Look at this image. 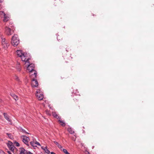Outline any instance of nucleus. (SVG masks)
<instances>
[{
    "mask_svg": "<svg viewBox=\"0 0 154 154\" xmlns=\"http://www.w3.org/2000/svg\"><path fill=\"white\" fill-rule=\"evenodd\" d=\"M17 56L20 57L22 61L25 62V63H26V61L29 60L30 58L27 56V53H24L21 50H18L16 51Z\"/></svg>",
    "mask_w": 154,
    "mask_h": 154,
    "instance_id": "nucleus-1",
    "label": "nucleus"
},
{
    "mask_svg": "<svg viewBox=\"0 0 154 154\" xmlns=\"http://www.w3.org/2000/svg\"><path fill=\"white\" fill-rule=\"evenodd\" d=\"M29 61V60L26 61V63H28L27 69L29 72H32V71H34V73L33 75H34L35 77H36L37 73L36 71L34 70L35 65L33 63H30V62ZM32 75H33V74H32Z\"/></svg>",
    "mask_w": 154,
    "mask_h": 154,
    "instance_id": "nucleus-2",
    "label": "nucleus"
},
{
    "mask_svg": "<svg viewBox=\"0 0 154 154\" xmlns=\"http://www.w3.org/2000/svg\"><path fill=\"white\" fill-rule=\"evenodd\" d=\"M20 40L17 34H14L11 39V43L14 46H16L19 43Z\"/></svg>",
    "mask_w": 154,
    "mask_h": 154,
    "instance_id": "nucleus-3",
    "label": "nucleus"
},
{
    "mask_svg": "<svg viewBox=\"0 0 154 154\" xmlns=\"http://www.w3.org/2000/svg\"><path fill=\"white\" fill-rule=\"evenodd\" d=\"M0 16L1 17H4L3 21L4 22L8 21L9 19L8 14H5L3 11H0Z\"/></svg>",
    "mask_w": 154,
    "mask_h": 154,
    "instance_id": "nucleus-4",
    "label": "nucleus"
},
{
    "mask_svg": "<svg viewBox=\"0 0 154 154\" xmlns=\"http://www.w3.org/2000/svg\"><path fill=\"white\" fill-rule=\"evenodd\" d=\"M2 39V46L6 49L8 48L9 46V44L7 41L6 40L5 38H3V37L1 38Z\"/></svg>",
    "mask_w": 154,
    "mask_h": 154,
    "instance_id": "nucleus-5",
    "label": "nucleus"
},
{
    "mask_svg": "<svg viewBox=\"0 0 154 154\" xmlns=\"http://www.w3.org/2000/svg\"><path fill=\"white\" fill-rule=\"evenodd\" d=\"M36 92V95L38 99L39 100H42L44 97V95L41 90L40 89L37 90Z\"/></svg>",
    "mask_w": 154,
    "mask_h": 154,
    "instance_id": "nucleus-6",
    "label": "nucleus"
},
{
    "mask_svg": "<svg viewBox=\"0 0 154 154\" xmlns=\"http://www.w3.org/2000/svg\"><path fill=\"white\" fill-rule=\"evenodd\" d=\"M23 142L26 144L28 146V142L29 140V138L27 136L25 135H22L21 136Z\"/></svg>",
    "mask_w": 154,
    "mask_h": 154,
    "instance_id": "nucleus-7",
    "label": "nucleus"
},
{
    "mask_svg": "<svg viewBox=\"0 0 154 154\" xmlns=\"http://www.w3.org/2000/svg\"><path fill=\"white\" fill-rule=\"evenodd\" d=\"M7 145L10 150L12 151H14V146L12 142L10 141H8Z\"/></svg>",
    "mask_w": 154,
    "mask_h": 154,
    "instance_id": "nucleus-8",
    "label": "nucleus"
},
{
    "mask_svg": "<svg viewBox=\"0 0 154 154\" xmlns=\"http://www.w3.org/2000/svg\"><path fill=\"white\" fill-rule=\"evenodd\" d=\"M32 81V85L33 87H36L38 86V83L36 79H33Z\"/></svg>",
    "mask_w": 154,
    "mask_h": 154,
    "instance_id": "nucleus-9",
    "label": "nucleus"
},
{
    "mask_svg": "<svg viewBox=\"0 0 154 154\" xmlns=\"http://www.w3.org/2000/svg\"><path fill=\"white\" fill-rule=\"evenodd\" d=\"M19 151L20 152V154H27L28 151L23 147L20 148Z\"/></svg>",
    "mask_w": 154,
    "mask_h": 154,
    "instance_id": "nucleus-10",
    "label": "nucleus"
},
{
    "mask_svg": "<svg viewBox=\"0 0 154 154\" xmlns=\"http://www.w3.org/2000/svg\"><path fill=\"white\" fill-rule=\"evenodd\" d=\"M5 32L8 35H11L14 32L13 29H6Z\"/></svg>",
    "mask_w": 154,
    "mask_h": 154,
    "instance_id": "nucleus-11",
    "label": "nucleus"
},
{
    "mask_svg": "<svg viewBox=\"0 0 154 154\" xmlns=\"http://www.w3.org/2000/svg\"><path fill=\"white\" fill-rule=\"evenodd\" d=\"M3 115L5 119H6L8 122H11V120L9 118V116L6 113H4Z\"/></svg>",
    "mask_w": 154,
    "mask_h": 154,
    "instance_id": "nucleus-12",
    "label": "nucleus"
},
{
    "mask_svg": "<svg viewBox=\"0 0 154 154\" xmlns=\"http://www.w3.org/2000/svg\"><path fill=\"white\" fill-rule=\"evenodd\" d=\"M19 130L20 131L22 132L23 133H26L29 134V133L27 132L22 127H20L19 128Z\"/></svg>",
    "mask_w": 154,
    "mask_h": 154,
    "instance_id": "nucleus-13",
    "label": "nucleus"
},
{
    "mask_svg": "<svg viewBox=\"0 0 154 154\" xmlns=\"http://www.w3.org/2000/svg\"><path fill=\"white\" fill-rule=\"evenodd\" d=\"M53 115L54 117L57 118V119H60V118L58 116L55 112H53Z\"/></svg>",
    "mask_w": 154,
    "mask_h": 154,
    "instance_id": "nucleus-14",
    "label": "nucleus"
},
{
    "mask_svg": "<svg viewBox=\"0 0 154 154\" xmlns=\"http://www.w3.org/2000/svg\"><path fill=\"white\" fill-rule=\"evenodd\" d=\"M44 150L45 151V152L48 154H49L50 153V151L47 149V147H44Z\"/></svg>",
    "mask_w": 154,
    "mask_h": 154,
    "instance_id": "nucleus-15",
    "label": "nucleus"
},
{
    "mask_svg": "<svg viewBox=\"0 0 154 154\" xmlns=\"http://www.w3.org/2000/svg\"><path fill=\"white\" fill-rule=\"evenodd\" d=\"M11 95L15 100H18V97L15 94H11Z\"/></svg>",
    "mask_w": 154,
    "mask_h": 154,
    "instance_id": "nucleus-16",
    "label": "nucleus"
},
{
    "mask_svg": "<svg viewBox=\"0 0 154 154\" xmlns=\"http://www.w3.org/2000/svg\"><path fill=\"white\" fill-rule=\"evenodd\" d=\"M6 134L7 135L8 137L11 139H12L13 138V137L12 134L11 133H6Z\"/></svg>",
    "mask_w": 154,
    "mask_h": 154,
    "instance_id": "nucleus-17",
    "label": "nucleus"
},
{
    "mask_svg": "<svg viewBox=\"0 0 154 154\" xmlns=\"http://www.w3.org/2000/svg\"><path fill=\"white\" fill-rule=\"evenodd\" d=\"M68 131L71 134L74 133V131H73L72 129L70 128H68Z\"/></svg>",
    "mask_w": 154,
    "mask_h": 154,
    "instance_id": "nucleus-18",
    "label": "nucleus"
},
{
    "mask_svg": "<svg viewBox=\"0 0 154 154\" xmlns=\"http://www.w3.org/2000/svg\"><path fill=\"white\" fill-rule=\"evenodd\" d=\"M59 121L60 122V123H61V125L62 126H65V123L63 122V121H62L60 120H59Z\"/></svg>",
    "mask_w": 154,
    "mask_h": 154,
    "instance_id": "nucleus-19",
    "label": "nucleus"
},
{
    "mask_svg": "<svg viewBox=\"0 0 154 154\" xmlns=\"http://www.w3.org/2000/svg\"><path fill=\"white\" fill-rule=\"evenodd\" d=\"M30 144L33 147L36 146V145H35V142L33 141H31L30 142Z\"/></svg>",
    "mask_w": 154,
    "mask_h": 154,
    "instance_id": "nucleus-20",
    "label": "nucleus"
},
{
    "mask_svg": "<svg viewBox=\"0 0 154 154\" xmlns=\"http://www.w3.org/2000/svg\"><path fill=\"white\" fill-rule=\"evenodd\" d=\"M63 151L65 154H70L67 151L66 149H63Z\"/></svg>",
    "mask_w": 154,
    "mask_h": 154,
    "instance_id": "nucleus-21",
    "label": "nucleus"
},
{
    "mask_svg": "<svg viewBox=\"0 0 154 154\" xmlns=\"http://www.w3.org/2000/svg\"><path fill=\"white\" fill-rule=\"evenodd\" d=\"M57 146L60 149V150L61 151H63V149H64L63 148V147L60 145L59 144L57 145Z\"/></svg>",
    "mask_w": 154,
    "mask_h": 154,
    "instance_id": "nucleus-22",
    "label": "nucleus"
},
{
    "mask_svg": "<svg viewBox=\"0 0 154 154\" xmlns=\"http://www.w3.org/2000/svg\"><path fill=\"white\" fill-rule=\"evenodd\" d=\"M14 144L15 145V146H20V144L19 143L17 142H15L14 143Z\"/></svg>",
    "mask_w": 154,
    "mask_h": 154,
    "instance_id": "nucleus-23",
    "label": "nucleus"
},
{
    "mask_svg": "<svg viewBox=\"0 0 154 154\" xmlns=\"http://www.w3.org/2000/svg\"><path fill=\"white\" fill-rule=\"evenodd\" d=\"M0 154H5V153L3 151L0 149Z\"/></svg>",
    "mask_w": 154,
    "mask_h": 154,
    "instance_id": "nucleus-24",
    "label": "nucleus"
},
{
    "mask_svg": "<svg viewBox=\"0 0 154 154\" xmlns=\"http://www.w3.org/2000/svg\"><path fill=\"white\" fill-rule=\"evenodd\" d=\"M15 79L17 81H19V77L17 76H15Z\"/></svg>",
    "mask_w": 154,
    "mask_h": 154,
    "instance_id": "nucleus-25",
    "label": "nucleus"
},
{
    "mask_svg": "<svg viewBox=\"0 0 154 154\" xmlns=\"http://www.w3.org/2000/svg\"><path fill=\"white\" fill-rule=\"evenodd\" d=\"M35 145H37L38 146H40V143L37 141H36L35 142Z\"/></svg>",
    "mask_w": 154,
    "mask_h": 154,
    "instance_id": "nucleus-26",
    "label": "nucleus"
},
{
    "mask_svg": "<svg viewBox=\"0 0 154 154\" xmlns=\"http://www.w3.org/2000/svg\"><path fill=\"white\" fill-rule=\"evenodd\" d=\"M54 143H55L57 145H58L59 144V143H58V142H57L56 141H54Z\"/></svg>",
    "mask_w": 154,
    "mask_h": 154,
    "instance_id": "nucleus-27",
    "label": "nucleus"
},
{
    "mask_svg": "<svg viewBox=\"0 0 154 154\" xmlns=\"http://www.w3.org/2000/svg\"><path fill=\"white\" fill-rule=\"evenodd\" d=\"M27 154H33L30 151H28L27 153Z\"/></svg>",
    "mask_w": 154,
    "mask_h": 154,
    "instance_id": "nucleus-28",
    "label": "nucleus"
},
{
    "mask_svg": "<svg viewBox=\"0 0 154 154\" xmlns=\"http://www.w3.org/2000/svg\"><path fill=\"white\" fill-rule=\"evenodd\" d=\"M8 153L9 154H12L11 152L10 151H8Z\"/></svg>",
    "mask_w": 154,
    "mask_h": 154,
    "instance_id": "nucleus-29",
    "label": "nucleus"
},
{
    "mask_svg": "<svg viewBox=\"0 0 154 154\" xmlns=\"http://www.w3.org/2000/svg\"><path fill=\"white\" fill-rule=\"evenodd\" d=\"M51 154H56L55 153H54V152H51Z\"/></svg>",
    "mask_w": 154,
    "mask_h": 154,
    "instance_id": "nucleus-30",
    "label": "nucleus"
},
{
    "mask_svg": "<svg viewBox=\"0 0 154 154\" xmlns=\"http://www.w3.org/2000/svg\"><path fill=\"white\" fill-rule=\"evenodd\" d=\"M86 152L88 154H90L89 152L87 151H86Z\"/></svg>",
    "mask_w": 154,
    "mask_h": 154,
    "instance_id": "nucleus-31",
    "label": "nucleus"
},
{
    "mask_svg": "<svg viewBox=\"0 0 154 154\" xmlns=\"http://www.w3.org/2000/svg\"><path fill=\"white\" fill-rule=\"evenodd\" d=\"M2 7L1 6V4H0V9H2Z\"/></svg>",
    "mask_w": 154,
    "mask_h": 154,
    "instance_id": "nucleus-32",
    "label": "nucleus"
},
{
    "mask_svg": "<svg viewBox=\"0 0 154 154\" xmlns=\"http://www.w3.org/2000/svg\"><path fill=\"white\" fill-rule=\"evenodd\" d=\"M3 0H0V3L2 2H3Z\"/></svg>",
    "mask_w": 154,
    "mask_h": 154,
    "instance_id": "nucleus-33",
    "label": "nucleus"
},
{
    "mask_svg": "<svg viewBox=\"0 0 154 154\" xmlns=\"http://www.w3.org/2000/svg\"><path fill=\"white\" fill-rule=\"evenodd\" d=\"M44 147H44L42 146V149L44 150Z\"/></svg>",
    "mask_w": 154,
    "mask_h": 154,
    "instance_id": "nucleus-34",
    "label": "nucleus"
},
{
    "mask_svg": "<svg viewBox=\"0 0 154 154\" xmlns=\"http://www.w3.org/2000/svg\"><path fill=\"white\" fill-rule=\"evenodd\" d=\"M75 94L76 95H78V94H77V92H75Z\"/></svg>",
    "mask_w": 154,
    "mask_h": 154,
    "instance_id": "nucleus-35",
    "label": "nucleus"
},
{
    "mask_svg": "<svg viewBox=\"0 0 154 154\" xmlns=\"http://www.w3.org/2000/svg\"><path fill=\"white\" fill-rule=\"evenodd\" d=\"M8 29H11V28L10 27H9Z\"/></svg>",
    "mask_w": 154,
    "mask_h": 154,
    "instance_id": "nucleus-36",
    "label": "nucleus"
},
{
    "mask_svg": "<svg viewBox=\"0 0 154 154\" xmlns=\"http://www.w3.org/2000/svg\"><path fill=\"white\" fill-rule=\"evenodd\" d=\"M57 39L58 40H59L58 39V37H57Z\"/></svg>",
    "mask_w": 154,
    "mask_h": 154,
    "instance_id": "nucleus-37",
    "label": "nucleus"
},
{
    "mask_svg": "<svg viewBox=\"0 0 154 154\" xmlns=\"http://www.w3.org/2000/svg\"><path fill=\"white\" fill-rule=\"evenodd\" d=\"M1 119V116L0 115V119Z\"/></svg>",
    "mask_w": 154,
    "mask_h": 154,
    "instance_id": "nucleus-38",
    "label": "nucleus"
},
{
    "mask_svg": "<svg viewBox=\"0 0 154 154\" xmlns=\"http://www.w3.org/2000/svg\"><path fill=\"white\" fill-rule=\"evenodd\" d=\"M1 101H2V100H0V102H1Z\"/></svg>",
    "mask_w": 154,
    "mask_h": 154,
    "instance_id": "nucleus-39",
    "label": "nucleus"
},
{
    "mask_svg": "<svg viewBox=\"0 0 154 154\" xmlns=\"http://www.w3.org/2000/svg\"><path fill=\"white\" fill-rule=\"evenodd\" d=\"M93 147H94V146H92V148H93Z\"/></svg>",
    "mask_w": 154,
    "mask_h": 154,
    "instance_id": "nucleus-40",
    "label": "nucleus"
}]
</instances>
